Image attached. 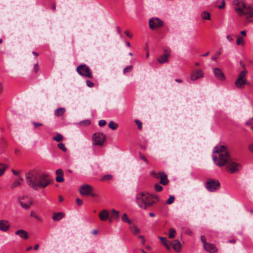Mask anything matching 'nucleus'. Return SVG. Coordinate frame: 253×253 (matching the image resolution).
<instances>
[{"label": "nucleus", "instance_id": "obj_1", "mask_svg": "<svg viewBox=\"0 0 253 253\" xmlns=\"http://www.w3.org/2000/svg\"><path fill=\"white\" fill-rule=\"evenodd\" d=\"M26 181L28 185L34 190L44 188L51 183L46 174H39L37 170H33L26 174Z\"/></svg>", "mask_w": 253, "mask_h": 253}, {"label": "nucleus", "instance_id": "obj_2", "mask_svg": "<svg viewBox=\"0 0 253 253\" xmlns=\"http://www.w3.org/2000/svg\"><path fill=\"white\" fill-rule=\"evenodd\" d=\"M213 152L218 154V156L213 155L212 159L214 164L219 167L225 166L232 159L230 153L224 145H220L218 147H215Z\"/></svg>", "mask_w": 253, "mask_h": 253}, {"label": "nucleus", "instance_id": "obj_3", "mask_svg": "<svg viewBox=\"0 0 253 253\" xmlns=\"http://www.w3.org/2000/svg\"><path fill=\"white\" fill-rule=\"evenodd\" d=\"M152 198L153 197L148 193H140L137 195L136 200L140 208L147 209L155 203V202L152 200Z\"/></svg>", "mask_w": 253, "mask_h": 253}, {"label": "nucleus", "instance_id": "obj_4", "mask_svg": "<svg viewBox=\"0 0 253 253\" xmlns=\"http://www.w3.org/2000/svg\"><path fill=\"white\" fill-rule=\"evenodd\" d=\"M226 171L230 174L238 173L242 168L241 164L231 159L226 165Z\"/></svg>", "mask_w": 253, "mask_h": 253}, {"label": "nucleus", "instance_id": "obj_5", "mask_svg": "<svg viewBox=\"0 0 253 253\" xmlns=\"http://www.w3.org/2000/svg\"><path fill=\"white\" fill-rule=\"evenodd\" d=\"M77 71L79 74L83 77L92 79L93 78L92 72L85 64H81L77 68Z\"/></svg>", "mask_w": 253, "mask_h": 253}, {"label": "nucleus", "instance_id": "obj_6", "mask_svg": "<svg viewBox=\"0 0 253 253\" xmlns=\"http://www.w3.org/2000/svg\"><path fill=\"white\" fill-rule=\"evenodd\" d=\"M247 73L246 70H244L240 73L238 78L235 83V85L238 88H243L245 84L249 85V82L245 78Z\"/></svg>", "mask_w": 253, "mask_h": 253}, {"label": "nucleus", "instance_id": "obj_7", "mask_svg": "<svg viewBox=\"0 0 253 253\" xmlns=\"http://www.w3.org/2000/svg\"><path fill=\"white\" fill-rule=\"evenodd\" d=\"M220 184L217 179H209L206 183V187L209 192H214L220 188Z\"/></svg>", "mask_w": 253, "mask_h": 253}, {"label": "nucleus", "instance_id": "obj_8", "mask_svg": "<svg viewBox=\"0 0 253 253\" xmlns=\"http://www.w3.org/2000/svg\"><path fill=\"white\" fill-rule=\"evenodd\" d=\"M92 189L93 188L91 186L88 184H84L81 186L79 191L82 195H90L92 197H95V194L92 193Z\"/></svg>", "mask_w": 253, "mask_h": 253}, {"label": "nucleus", "instance_id": "obj_9", "mask_svg": "<svg viewBox=\"0 0 253 253\" xmlns=\"http://www.w3.org/2000/svg\"><path fill=\"white\" fill-rule=\"evenodd\" d=\"M92 138L94 145H102L105 139V135L102 133H95Z\"/></svg>", "mask_w": 253, "mask_h": 253}, {"label": "nucleus", "instance_id": "obj_10", "mask_svg": "<svg viewBox=\"0 0 253 253\" xmlns=\"http://www.w3.org/2000/svg\"><path fill=\"white\" fill-rule=\"evenodd\" d=\"M152 175L156 178H160V183L163 185H167L169 183L168 176L165 172H160L159 173L153 172Z\"/></svg>", "mask_w": 253, "mask_h": 253}, {"label": "nucleus", "instance_id": "obj_11", "mask_svg": "<svg viewBox=\"0 0 253 253\" xmlns=\"http://www.w3.org/2000/svg\"><path fill=\"white\" fill-rule=\"evenodd\" d=\"M233 4L236 6L235 7V10L238 13V14L240 16L242 15V13H243V10L244 8L246 7L247 5L244 1L241 0H234L233 1Z\"/></svg>", "mask_w": 253, "mask_h": 253}, {"label": "nucleus", "instance_id": "obj_12", "mask_svg": "<svg viewBox=\"0 0 253 253\" xmlns=\"http://www.w3.org/2000/svg\"><path fill=\"white\" fill-rule=\"evenodd\" d=\"M149 25L151 29L159 28L163 25V22L158 18H152L149 20Z\"/></svg>", "mask_w": 253, "mask_h": 253}, {"label": "nucleus", "instance_id": "obj_13", "mask_svg": "<svg viewBox=\"0 0 253 253\" xmlns=\"http://www.w3.org/2000/svg\"><path fill=\"white\" fill-rule=\"evenodd\" d=\"M165 53L158 58V61L160 64H164L169 62V58L170 55V50L169 48L164 49Z\"/></svg>", "mask_w": 253, "mask_h": 253}, {"label": "nucleus", "instance_id": "obj_14", "mask_svg": "<svg viewBox=\"0 0 253 253\" xmlns=\"http://www.w3.org/2000/svg\"><path fill=\"white\" fill-rule=\"evenodd\" d=\"M213 71L215 77L217 80L221 81L225 80L224 74L221 69L218 68H214L213 69Z\"/></svg>", "mask_w": 253, "mask_h": 253}, {"label": "nucleus", "instance_id": "obj_15", "mask_svg": "<svg viewBox=\"0 0 253 253\" xmlns=\"http://www.w3.org/2000/svg\"><path fill=\"white\" fill-rule=\"evenodd\" d=\"M242 15H246L247 18L253 17V8L251 5H246L243 10Z\"/></svg>", "mask_w": 253, "mask_h": 253}, {"label": "nucleus", "instance_id": "obj_16", "mask_svg": "<svg viewBox=\"0 0 253 253\" xmlns=\"http://www.w3.org/2000/svg\"><path fill=\"white\" fill-rule=\"evenodd\" d=\"M204 248L206 251L210 253H216L218 251L217 248L214 244L209 243L205 244Z\"/></svg>", "mask_w": 253, "mask_h": 253}, {"label": "nucleus", "instance_id": "obj_17", "mask_svg": "<svg viewBox=\"0 0 253 253\" xmlns=\"http://www.w3.org/2000/svg\"><path fill=\"white\" fill-rule=\"evenodd\" d=\"M10 226V224L8 221L6 220H0V230L6 232L9 230Z\"/></svg>", "mask_w": 253, "mask_h": 253}, {"label": "nucleus", "instance_id": "obj_18", "mask_svg": "<svg viewBox=\"0 0 253 253\" xmlns=\"http://www.w3.org/2000/svg\"><path fill=\"white\" fill-rule=\"evenodd\" d=\"M203 77V72L201 70H197L192 73L190 76V79L192 81H195Z\"/></svg>", "mask_w": 253, "mask_h": 253}, {"label": "nucleus", "instance_id": "obj_19", "mask_svg": "<svg viewBox=\"0 0 253 253\" xmlns=\"http://www.w3.org/2000/svg\"><path fill=\"white\" fill-rule=\"evenodd\" d=\"M109 216V211L106 210L101 211L99 214V217L102 221H106L108 219Z\"/></svg>", "mask_w": 253, "mask_h": 253}, {"label": "nucleus", "instance_id": "obj_20", "mask_svg": "<svg viewBox=\"0 0 253 253\" xmlns=\"http://www.w3.org/2000/svg\"><path fill=\"white\" fill-rule=\"evenodd\" d=\"M173 249L176 252H179L181 250V245L178 240H175L170 243Z\"/></svg>", "mask_w": 253, "mask_h": 253}, {"label": "nucleus", "instance_id": "obj_21", "mask_svg": "<svg viewBox=\"0 0 253 253\" xmlns=\"http://www.w3.org/2000/svg\"><path fill=\"white\" fill-rule=\"evenodd\" d=\"M15 234L18 235L19 237L23 239H27L28 238L27 232L24 230H18L15 232Z\"/></svg>", "mask_w": 253, "mask_h": 253}, {"label": "nucleus", "instance_id": "obj_22", "mask_svg": "<svg viewBox=\"0 0 253 253\" xmlns=\"http://www.w3.org/2000/svg\"><path fill=\"white\" fill-rule=\"evenodd\" d=\"M65 216L64 212H60L57 213H53L52 219L54 221H59Z\"/></svg>", "mask_w": 253, "mask_h": 253}, {"label": "nucleus", "instance_id": "obj_23", "mask_svg": "<svg viewBox=\"0 0 253 253\" xmlns=\"http://www.w3.org/2000/svg\"><path fill=\"white\" fill-rule=\"evenodd\" d=\"M65 108L60 107V108H59L57 109L56 110H55V111L54 112V115L56 117H61L62 115H63V114L65 113Z\"/></svg>", "mask_w": 253, "mask_h": 253}, {"label": "nucleus", "instance_id": "obj_24", "mask_svg": "<svg viewBox=\"0 0 253 253\" xmlns=\"http://www.w3.org/2000/svg\"><path fill=\"white\" fill-rule=\"evenodd\" d=\"M129 229L131 233L135 235L138 234L140 231V230L137 227V226L132 224V223L130 224Z\"/></svg>", "mask_w": 253, "mask_h": 253}, {"label": "nucleus", "instance_id": "obj_25", "mask_svg": "<svg viewBox=\"0 0 253 253\" xmlns=\"http://www.w3.org/2000/svg\"><path fill=\"white\" fill-rule=\"evenodd\" d=\"M159 239L161 240L162 243L164 245L168 250H170V247L167 243V239L166 237H159Z\"/></svg>", "mask_w": 253, "mask_h": 253}, {"label": "nucleus", "instance_id": "obj_26", "mask_svg": "<svg viewBox=\"0 0 253 253\" xmlns=\"http://www.w3.org/2000/svg\"><path fill=\"white\" fill-rule=\"evenodd\" d=\"M119 211L112 210V218H114L116 221H118L119 220Z\"/></svg>", "mask_w": 253, "mask_h": 253}, {"label": "nucleus", "instance_id": "obj_27", "mask_svg": "<svg viewBox=\"0 0 253 253\" xmlns=\"http://www.w3.org/2000/svg\"><path fill=\"white\" fill-rule=\"evenodd\" d=\"M122 220L123 222L127 223L129 224L132 223V221L128 218L127 214L124 213L122 217Z\"/></svg>", "mask_w": 253, "mask_h": 253}, {"label": "nucleus", "instance_id": "obj_28", "mask_svg": "<svg viewBox=\"0 0 253 253\" xmlns=\"http://www.w3.org/2000/svg\"><path fill=\"white\" fill-rule=\"evenodd\" d=\"M201 17L203 19L210 20V14L208 11H204L201 13Z\"/></svg>", "mask_w": 253, "mask_h": 253}, {"label": "nucleus", "instance_id": "obj_29", "mask_svg": "<svg viewBox=\"0 0 253 253\" xmlns=\"http://www.w3.org/2000/svg\"><path fill=\"white\" fill-rule=\"evenodd\" d=\"M53 139L57 142H60L63 139V137L61 134L58 133L53 137Z\"/></svg>", "mask_w": 253, "mask_h": 253}, {"label": "nucleus", "instance_id": "obj_30", "mask_svg": "<svg viewBox=\"0 0 253 253\" xmlns=\"http://www.w3.org/2000/svg\"><path fill=\"white\" fill-rule=\"evenodd\" d=\"M7 168L6 165L0 164V176H1L3 174L4 171L6 170Z\"/></svg>", "mask_w": 253, "mask_h": 253}, {"label": "nucleus", "instance_id": "obj_31", "mask_svg": "<svg viewBox=\"0 0 253 253\" xmlns=\"http://www.w3.org/2000/svg\"><path fill=\"white\" fill-rule=\"evenodd\" d=\"M236 43L237 45L242 44L244 45L245 42L243 39V38L242 37H238V38L237 39Z\"/></svg>", "mask_w": 253, "mask_h": 253}, {"label": "nucleus", "instance_id": "obj_32", "mask_svg": "<svg viewBox=\"0 0 253 253\" xmlns=\"http://www.w3.org/2000/svg\"><path fill=\"white\" fill-rule=\"evenodd\" d=\"M175 231L173 228L169 229V238H173L175 236Z\"/></svg>", "mask_w": 253, "mask_h": 253}, {"label": "nucleus", "instance_id": "obj_33", "mask_svg": "<svg viewBox=\"0 0 253 253\" xmlns=\"http://www.w3.org/2000/svg\"><path fill=\"white\" fill-rule=\"evenodd\" d=\"M79 124L83 126H88L90 124V121L89 120H84L80 122Z\"/></svg>", "mask_w": 253, "mask_h": 253}, {"label": "nucleus", "instance_id": "obj_34", "mask_svg": "<svg viewBox=\"0 0 253 253\" xmlns=\"http://www.w3.org/2000/svg\"><path fill=\"white\" fill-rule=\"evenodd\" d=\"M22 184L21 182L19 180H16L14 181L11 185V189H14L17 186L21 185Z\"/></svg>", "mask_w": 253, "mask_h": 253}, {"label": "nucleus", "instance_id": "obj_35", "mask_svg": "<svg viewBox=\"0 0 253 253\" xmlns=\"http://www.w3.org/2000/svg\"><path fill=\"white\" fill-rule=\"evenodd\" d=\"M32 204V203L31 202L29 204H25L23 202H20V205H21V206L24 208L25 209H29L30 207V206Z\"/></svg>", "mask_w": 253, "mask_h": 253}, {"label": "nucleus", "instance_id": "obj_36", "mask_svg": "<svg viewBox=\"0 0 253 253\" xmlns=\"http://www.w3.org/2000/svg\"><path fill=\"white\" fill-rule=\"evenodd\" d=\"M58 147L63 152H66L67 151V148L63 143H58Z\"/></svg>", "mask_w": 253, "mask_h": 253}, {"label": "nucleus", "instance_id": "obj_37", "mask_svg": "<svg viewBox=\"0 0 253 253\" xmlns=\"http://www.w3.org/2000/svg\"><path fill=\"white\" fill-rule=\"evenodd\" d=\"M132 69V66L131 65L127 66L124 68L123 73L126 74V73L130 72Z\"/></svg>", "mask_w": 253, "mask_h": 253}, {"label": "nucleus", "instance_id": "obj_38", "mask_svg": "<svg viewBox=\"0 0 253 253\" xmlns=\"http://www.w3.org/2000/svg\"><path fill=\"white\" fill-rule=\"evenodd\" d=\"M155 189L157 192L161 191L163 190V187L159 183H156L155 185Z\"/></svg>", "mask_w": 253, "mask_h": 253}, {"label": "nucleus", "instance_id": "obj_39", "mask_svg": "<svg viewBox=\"0 0 253 253\" xmlns=\"http://www.w3.org/2000/svg\"><path fill=\"white\" fill-rule=\"evenodd\" d=\"M174 200V197L173 196H170L169 198L167 201V204L168 205H170L172 204Z\"/></svg>", "mask_w": 253, "mask_h": 253}, {"label": "nucleus", "instance_id": "obj_40", "mask_svg": "<svg viewBox=\"0 0 253 253\" xmlns=\"http://www.w3.org/2000/svg\"><path fill=\"white\" fill-rule=\"evenodd\" d=\"M139 158L145 163H148V160L146 159L145 156L140 152L139 153Z\"/></svg>", "mask_w": 253, "mask_h": 253}, {"label": "nucleus", "instance_id": "obj_41", "mask_svg": "<svg viewBox=\"0 0 253 253\" xmlns=\"http://www.w3.org/2000/svg\"><path fill=\"white\" fill-rule=\"evenodd\" d=\"M135 122L137 125L138 129H141L142 128V123L138 120H135Z\"/></svg>", "mask_w": 253, "mask_h": 253}, {"label": "nucleus", "instance_id": "obj_42", "mask_svg": "<svg viewBox=\"0 0 253 253\" xmlns=\"http://www.w3.org/2000/svg\"><path fill=\"white\" fill-rule=\"evenodd\" d=\"M31 216L32 217H35V218L39 220H41V218L39 217L38 215H37V214L33 211H32L31 212Z\"/></svg>", "mask_w": 253, "mask_h": 253}, {"label": "nucleus", "instance_id": "obj_43", "mask_svg": "<svg viewBox=\"0 0 253 253\" xmlns=\"http://www.w3.org/2000/svg\"><path fill=\"white\" fill-rule=\"evenodd\" d=\"M56 180L58 182H62L64 181V179L63 177V176H57L56 177Z\"/></svg>", "mask_w": 253, "mask_h": 253}, {"label": "nucleus", "instance_id": "obj_44", "mask_svg": "<svg viewBox=\"0 0 253 253\" xmlns=\"http://www.w3.org/2000/svg\"><path fill=\"white\" fill-rule=\"evenodd\" d=\"M32 124L34 126V127L35 129L37 128L39 126H43V124L42 123H36L35 122H33Z\"/></svg>", "mask_w": 253, "mask_h": 253}, {"label": "nucleus", "instance_id": "obj_45", "mask_svg": "<svg viewBox=\"0 0 253 253\" xmlns=\"http://www.w3.org/2000/svg\"><path fill=\"white\" fill-rule=\"evenodd\" d=\"M56 174L57 176H63V171L61 169H58L56 170Z\"/></svg>", "mask_w": 253, "mask_h": 253}, {"label": "nucleus", "instance_id": "obj_46", "mask_svg": "<svg viewBox=\"0 0 253 253\" xmlns=\"http://www.w3.org/2000/svg\"><path fill=\"white\" fill-rule=\"evenodd\" d=\"M111 179V175L110 174H107V175H106L104 176H103L101 179V181H104L106 179Z\"/></svg>", "mask_w": 253, "mask_h": 253}, {"label": "nucleus", "instance_id": "obj_47", "mask_svg": "<svg viewBox=\"0 0 253 253\" xmlns=\"http://www.w3.org/2000/svg\"><path fill=\"white\" fill-rule=\"evenodd\" d=\"M201 240L204 246H205V244H206L207 242H206V239L204 235H202L201 236Z\"/></svg>", "mask_w": 253, "mask_h": 253}, {"label": "nucleus", "instance_id": "obj_48", "mask_svg": "<svg viewBox=\"0 0 253 253\" xmlns=\"http://www.w3.org/2000/svg\"><path fill=\"white\" fill-rule=\"evenodd\" d=\"M225 5V1L224 0H222V1H221V5H218L217 7L219 9H222V8H224Z\"/></svg>", "mask_w": 253, "mask_h": 253}, {"label": "nucleus", "instance_id": "obj_49", "mask_svg": "<svg viewBox=\"0 0 253 253\" xmlns=\"http://www.w3.org/2000/svg\"><path fill=\"white\" fill-rule=\"evenodd\" d=\"M86 83L87 85L89 87H92L94 86V84L90 81L87 80Z\"/></svg>", "mask_w": 253, "mask_h": 253}, {"label": "nucleus", "instance_id": "obj_50", "mask_svg": "<svg viewBox=\"0 0 253 253\" xmlns=\"http://www.w3.org/2000/svg\"><path fill=\"white\" fill-rule=\"evenodd\" d=\"M106 124V122L104 120H101L99 122V126H103Z\"/></svg>", "mask_w": 253, "mask_h": 253}, {"label": "nucleus", "instance_id": "obj_51", "mask_svg": "<svg viewBox=\"0 0 253 253\" xmlns=\"http://www.w3.org/2000/svg\"><path fill=\"white\" fill-rule=\"evenodd\" d=\"M118 127V125L112 121V129H116Z\"/></svg>", "mask_w": 253, "mask_h": 253}, {"label": "nucleus", "instance_id": "obj_52", "mask_svg": "<svg viewBox=\"0 0 253 253\" xmlns=\"http://www.w3.org/2000/svg\"><path fill=\"white\" fill-rule=\"evenodd\" d=\"M76 202L78 204V205L79 206H81L83 205V202L82 200L80 199L79 198L76 199Z\"/></svg>", "mask_w": 253, "mask_h": 253}, {"label": "nucleus", "instance_id": "obj_53", "mask_svg": "<svg viewBox=\"0 0 253 253\" xmlns=\"http://www.w3.org/2000/svg\"><path fill=\"white\" fill-rule=\"evenodd\" d=\"M34 72L36 73H37L39 71V66L38 63H36L34 65Z\"/></svg>", "mask_w": 253, "mask_h": 253}, {"label": "nucleus", "instance_id": "obj_54", "mask_svg": "<svg viewBox=\"0 0 253 253\" xmlns=\"http://www.w3.org/2000/svg\"><path fill=\"white\" fill-rule=\"evenodd\" d=\"M125 34L126 35V36L129 37V38H131L132 37V36L131 34L129 33V32L127 31H126L125 32Z\"/></svg>", "mask_w": 253, "mask_h": 253}, {"label": "nucleus", "instance_id": "obj_55", "mask_svg": "<svg viewBox=\"0 0 253 253\" xmlns=\"http://www.w3.org/2000/svg\"><path fill=\"white\" fill-rule=\"evenodd\" d=\"M249 149L251 152L253 153V143L249 145Z\"/></svg>", "mask_w": 253, "mask_h": 253}, {"label": "nucleus", "instance_id": "obj_56", "mask_svg": "<svg viewBox=\"0 0 253 253\" xmlns=\"http://www.w3.org/2000/svg\"><path fill=\"white\" fill-rule=\"evenodd\" d=\"M138 237H139V238L141 239L142 243L144 244V243H145V239H144V236L140 235V236H138Z\"/></svg>", "mask_w": 253, "mask_h": 253}, {"label": "nucleus", "instance_id": "obj_57", "mask_svg": "<svg viewBox=\"0 0 253 253\" xmlns=\"http://www.w3.org/2000/svg\"><path fill=\"white\" fill-rule=\"evenodd\" d=\"M226 38L229 41L232 42V41H233V39L230 35H227V37H226Z\"/></svg>", "mask_w": 253, "mask_h": 253}, {"label": "nucleus", "instance_id": "obj_58", "mask_svg": "<svg viewBox=\"0 0 253 253\" xmlns=\"http://www.w3.org/2000/svg\"><path fill=\"white\" fill-rule=\"evenodd\" d=\"M12 172L15 175H18L19 174L18 171L13 169L12 170Z\"/></svg>", "mask_w": 253, "mask_h": 253}, {"label": "nucleus", "instance_id": "obj_59", "mask_svg": "<svg viewBox=\"0 0 253 253\" xmlns=\"http://www.w3.org/2000/svg\"><path fill=\"white\" fill-rule=\"evenodd\" d=\"M98 234V230L97 229H94L92 231V234L94 235H96Z\"/></svg>", "mask_w": 253, "mask_h": 253}, {"label": "nucleus", "instance_id": "obj_60", "mask_svg": "<svg viewBox=\"0 0 253 253\" xmlns=\"http://www.w3.org/2000/svg\"><path fill=\"white\" fill-rule=\"evenodd\" d=\"M51 9L53 10H55L56 9V4L55 3H53L52 5V6H51Z\"/></svg>", "mask_w": 253, "mask_h": 253}, {"label": "nucleus", "instance_id": "obj_61", "mask_svg": "<svg viewBox=\"0 0 253 253\" xmlns=\"http://www.w3.org/2000/svg\"><path fill=\"white\" fill-rule=\"evenodd\" d=\"M3 89V86L1 83H0V94L2 92Z\"/></svg>", "mask_w": 253, "mask_h": 253}, {"label": "nucleus", "instance_id": "obj_62", "mask_svg": "<svg viewBox=\"0 0 253 253\" xmlns=\"http://www.w3.org/2000/svg\"><path fill=\"white\" fill-rule=\"evenodd\" d=\"M241 34L244 36H246V31L245 30H244V31H242L241 32Z\"/></svg>", "mask_w": 253, "mask_h": 253}, {"label": "nucleus", "instance_id": "obj_63", "mask_svg": "<svg viewBox=\"0 0 253 253\" xmlns=\"http://www.w3.org/2000/svg\"><path fill=\"white\" fill-rule=\"evenodd\" d=\"M39 248V244H36L35 247H34V250H37Z\"/></svg>", "mask_w": 253, "mask_h": 253}, {"label": "nucleus", "instance_id": "obj_64", "mask_svg": "<svg viewBox=\"0 0 253 253\" xmlns=\"http://www.w3.org/2000/svg\"><path fill=\"white\" fill-rule=\"evenodd\" d=\"M32 53H33L35 56H36V57H37V56H38L39 55V54H38L37 52H35V51H33V52H32Z\"/></svg>", "mask_w": 253, "mask_h": 253}]
</instances>
